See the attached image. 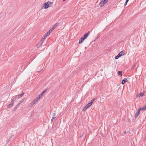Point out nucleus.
Masks as SVG:
<instances>
[{"instance_id": "393cba45", "label": "nucleus", "mask_w": 146, "mask_h": 146, "mask_svg": "<svg viewBox=\"0 0 146 146\" xmlns=\"http://www.w3.org/2000/svg\"><path fill=\"white\" fill-rule=\"evenodd\" d=\"M129 0H126V1L125 3V6L127 4V2Z\"/></svg>"}, {"instance_id": "a878e982", "label": "nucleus", "mask_w": 146, "mask_h": 146, "mask_svg": "<svg viewBox=\"0 0 146 146\" xmlns=\"http://www.w3.org/2000/svg\"><path fill=\"white\" fill-rule=\"evenodd\" d=\"M95 99H93L91 101H90V102L92 104L93 102L95 101Z\"/></svg>"}, {"instance_id": "39448f33", "label": "nucleus", "mask_w": 146, "mask_h": 146, "mask_svg": "<svg viewBox=\"0 0 146 146\" xmlns=\"http://www.w3.org/2000/svg\"><path fill=\"white\" fill-rule=\"evenodd\" d=\"M92 104L90 102L86 106H85L82 109L83 111L86 110L87 108L90 107L92 105Z\"/></svg>"}, {"instance_id": "412c9836", "label": "nucleus", "mask_w": 146, "mask_h": 146, "mask_svg": "<svg viewBox=\"0 0 146 146\" xmlns=\"http://www.w3.org/2000/svg\"><path fill=\"white\" fill-rule=\"evenodd\" d=\"M13 105H12L11 104H9L7 106V107L8 108H10L11 107V106H12Z\"/></svg>"}, {"instance_id": "5701e85b", "label": "nucleus", "mask_w": 146, "mask_h": 146, "mask_svg": "<svg viewBox=\"0 0 146 146\" xmlns=\"http://www.w3.org/2000/svg\"><path fill=\"white\" fill-rule=\"evenodd\" d=\"M46 90H45L41 92V94L42 95H43L44 93L46 92Z\"/></svg>"}, {"instance_id": "f03ea898", "label": "nucleus", "mask_w": 146, "mask_h": 146, "mask_svg": "<svg viewBox=\"0 0 146 146\" xmlns=\"http://www.w3.org/2000/svg\"><path fill=\"white\" fill-rule=\"evenodd\" d=\"M44 7L43 8L44 9H47L52 6V3L50 1H48L44 3Z\"/></svg>"}, {"instance_id": "9b49d317", "label": "nucleus", "mask_w": 146, "mask_h": 146, "mask_svg": "<svg viewBox=\"0 0 146 146\" xmlns=\"http://www.w3.org/2000/svg\"><path fill=\"white\" fill-rule=\"evenodd\" d=\"M39 97H37L35 99L33 100L36 102H37L38 100L40 99Z\"/></svg>"}, {"instance_id": "dca6fc26", "label": "nucleus", "mask_w": 146, "mask_h": 146, "mask_svg": "<svg viewBox=\"0 0 146 146\" xmlns=\"http://www.w3.org/2000/svg\"><path fill=\"white\" fill-rule=\"evenodd\" d=\"M117 74L118 75H120V76H122V72L121 71H118L117 72Z\"/></svg>"}, {"instance_id": "a211bd4d", "label": "nucleus", "mask_w": 146, "mask_h": 146, "mask_svg": "<svg viewBox=\"0 0 146 146\" xmlns=\"http://www.w3.org/2000/svg\"><path fill=\"white\" fill-rule=\"evenodd\" d=\"M20 105L19 104H18L14 108V110H16L18 107V106Z\"/></svg>"}, {"instance_id": "2eb2a0df", "label": "nucleus", "mask_w": 146, "mask_h": 146, "mask_svg": "<svg viewBox=\"0 0 146 146\" xmlns=\"http://www.w3.org/2000/svg\"><path fill=\"white\" fill-rule=\"evenodd\" d=\"M17 98L18 99L17 97V96H16L15 97H14L12 99V100L13 101L15 102Z\"/></svg>"}, {"instance_id": "20e7f679", "label": "nucleus", "mask_w": 146, "mask_h": 146, "mask_svg": "<svg viewBox=\"0 0 146 146\" xmlns=\"http://www.w3.org/2000/svg\"><path fill=\"white\" fill-rule=\"evenodd\" d=\"M108 1V0H102L100 3V6L101 7H102Z\"/></svg>"}, {"instance_id": "cd10ccee", "label": "nucleus", "mask_w": 146, "mask_h": 146, "mask_svg": "<svg viewBox=\"0 0 146 146\" xmlns=\"http://www.w3.org/2000/svg\"><path fill=\"white\" fill-rule=\"evenodd\" d=\"M23 102V101H20L18 104H20Z\"/></svg>"}, {"instance_id": "aec40b11", "label": "nucleus", "mask_w": 146, "mask_h": 146, "mask_svg": "<svg viewBox=\"0 0 146 146\" xmlns=\"http://www.w3.org/2000/svg\"><path fill=\"white\" fill-rule=\"evenodd\" d=\"M47 36H48L45 34L44 36L42 37V38H43V39L45 40Z\"/></svg>"}, {"instance_id": "c85d7f7f", "label": "nucleus", "mask_w": 146, "mask_h": 146, "mask_svg": "<svg viewBox=\"0 0 146 146\" xmlns=\"http://www.w3.org/2000/svg\"><path fill=\"white\" fill-rule=\"evenodd\" d=\"M54 119V118H52V119H51V121H52V120Z\"/></svg>"}, {"instance_id": "9d476101", "label": "nucleus", "mask_w": 146, "mask_h": 146, "mask_svg": "<svg viewBox=\"0 0 146 146\" xmlns=\"http://www.w3.org/2000/svg\"><path fill=\"white\" fill-rule=\"evenodd\" d=\"M36 103L33 100V102L31 103L29 106L30 107H31Z\"/></svg>"}, {"instance_id": "ddd939ff", "label": "nucleus", "mask_w": 146, "mask_h": 146, "mask_svg": "<svg viewBox=\"0 0 146 146\" xmlns=\"http://www.w3.org/2000/svg\"><path fill=\"white\" fill-rule=\"evenodd\" d=\"M42 44V43H41L40 42L37 44L36 45V47L37 48H39L40 46Z\"/></svg>"}, {"instance_id": "b1692460", "label": "nucleus", "mask_w": 146, "mask_h": 146, "mask_svg": "<svg viewBox=\"0 0 146 146\" xmlns=\"http://www.w3.org/2000/svg\"><path fill=\"white\" fill-rule=\"evenodd\" d=\"M42 95L41 93L38 96V97H39L40 98L41 97H42Z\"/></svg>"}, {"instance_id": "4be33fe9", "label": "nucleus", "mask_w": 146, "mask_h": 146, "mask_svg": "<svg viewBox=\"0 0 146 146\" xmlns=\"http://www.w3.org/2000/svg\"><path fill=\"white\" fill-rule=\"evenodd\" d=\"M56 115V114L55 113H54V114H53V115H52V118H55L56 117H55Z\"/></svg>"}, {"instance_id": "bb28decb", "label": "nucleus", "mask_w": 146, "mask_h": 146, "mask_svg": "<svg viewBox=\"0 0 146 146\" xmlns=\"http://www.w3.org/2000/svg\"><path fill=\"white\" fill-rule=\"evenodd\" d=\"M14 102L12 100V101L11 102V104L12 105H13V104H14Z\"/></svg>"}, {"instance_id": "7ed1b4c3", "label": "nucleus", "mask_w": 146, "mask_h": 146, "mask_svg": "<svg viewBox=\"0 0 146 146\" xmlns=\"http://www.w3.org/2000/svg\"><path fill=\"white\" fill-rule=\"evenodd\" d=\"M125 51L124 50H122L120 52L118 55L115 57V59H117L119 57L123 55V53Z\"/></svg>"}, {"instance_id": "f3484780", "label": "nucleus", "mask_w": 146, "mask_h": 146, "mask_svg": "<svg viewBox=\"0 0 146 146\" xmlns=\"http://www.w3.org/2000/svg\"><path fill=\"white\" fill-rule=\"evenodd\" d=\"M143 95H144V94L143 93H140L139 94L138 96L140 97H142Z\"/></svg>"}, {"instance_id": "423d86ee", "label": "nucleus", "mask_w": 146, "mask_h": 146, "mask_svg": "<svg viewBox=\"0 0 146 146\" xmlns=\"http://www.w3.org/2000/svg\"><path fill=\"white\" fill-rule=\"evenodd\" d=\"M52 29H50L48 32H47L45 34L48 36L52 32L53 30Z\"/></svg>"}, {"instance_id": "1a4fd4ad", "label": "nucleus", "mask_w": 146, "mask_h": 146, "mask_svg": "<svg viewBox=\"0 0 146 146\" xmlns=\"http://www.w3.org/2000/svg\"><path fill=\"white\" fill-rule=\"evenodd\" d=\"M58 23H56L53 26V27H52V28L51 29H52V30L53 31V30H54V29L56 27H57L58 25Z\"/></svg>"}, {"instance_id": "0eeeda50", "label": "nucleus", "mask_w": 146, "mask_h": 146, "mask_svg": "<svg viewBox=\"0 0 146 146\" xmlns=\"http://www.w3.org/2000/svg\"><path fill=\"white\" fill-rule=\"evenodd\" d=\"M140 114V111L139 110H138L136 112V113L135 114V117L136 118L138 117V115Z\"/></svg>"}, {"instance_id": "6e6552de", "label": "nucleus", "mask_w": 146, "mask_h": 146, "mask_svg": "<svg viewBox=\"0 0 146 146\" xmlns=\"http://www.w3.org/2000/svg\"><path fill=\"white\" fill-rule=\"evenodd\" d=\"M127 78H125L123 80H122L121 83L122 84H124V83L127 82Z\"/></svg>"}, {"instance_id": "6ab92c4d", "label": "nucleus", "mask_w": 146, "mask_h": 146, "mask_svg": "<svg viewBox=\"0 0 146 146\" xmlns=\"http://www.w3.org/2000/svg\"><path fill=\"white\" fill-rule=\"evenodd\" d=\"M44 39H43V38H42L40 40L39 42H40L41 43H42L44 41Z\"/></svg>"}, {"instance_id": "7c9ffc66", "label": "nucleus", "mask_w": 146, "mask_h": 146, "mask_svg": "<svg viewBox=\"0 0 146 146\" xmlns=\"http://www.w3.org/2000/svg\"><path fill=\"white\" fill-rule=\"evenodd\" d=\"M65 1V0H62V1H63V2L64 1Z\"/></svg>"}, {"instance_id": "f8f14e48", "label": "nucleus", "mask_w": 146, "mask_h": 146, "mask_svg": "<svg viewBox=\"0 0 146 146\" xmlns=\"http://www.w3.org/2000/svg\"><path fill=\"white\" fill-rule=\"evenodd\" d=\"M146 109L145 108V106H144L143 107H141L140 108H139L138 109V110H139V111H140V110H145Z\"/></svg>"}, {"instance_id": "c756f323", "label": "nucleus", "mask_w": 146, "mask_h": 146, "mask_svg": "<svg viewBox=\"0 0 146 146\" xmlns=\"http://www.w3.org/2000/svg\"><path fill=\"white\" fill-rule=\"evenodd\" d=\"M145 106V109L146 110V105L145 106Z\"/></svg>"}, {"instance_id": "4468645a", "label": "nucleus", "mask_w": 146, "mask_h": 146, "mask_svg": "<svg viewBox=\"0 0 146 146\" xmlns=\"http://www.w3.org/2000/svg\"><path fill=\"white\" fill-rule=\"evenodd\" d=\"M24 93L23 92L21 95H18L17 96L18 99H19V98H20L21 97H22L24 95Z\"/></svg>"}, {"instance_id": "f257e3e1", "label": "nucleus", "mask_w": 146, "mask_h": 146, "mask_svg": "<svg viewBox=\"0 0 146 146\" xmlns=\"http://www.w3.org/2000/svg\"><path fill=\"white\" fill-rule=\"evenodd\" d=\"M90 34V32L89 31L85 33L82 37L80 39L79 41V43L80 44L82 43V42Z\"/></svg>"}]
</instances>
